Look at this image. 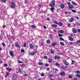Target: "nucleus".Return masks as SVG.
<instances>
[{"mask_svg": "<svg viewBox=\"0 0 80 80\" xmlns=\"http://www.w3.org/2000/svg\"><path fill=\"white\" fill-rule=\"evenodd\" d=\"M29 47L31 48H33V46L32 45V44H30L29 45Z\"/></svg>", "mask_w": 80, "mask_h": 80, "instance_id": "a211bd4d", "label": "nucleus"}, {"mask_svg": "<svg viewBox=\"0 0 80 80\" xmlns=\"http://www.w3.org/2000/svg\"><path fill=\"white\" fill-rule=\"evenodd\" d=\"M78 32L80 33V29H78Z\"/></svg>", "mask_w": 80, "mask_h": 80, "instance_id": "e2e57ef3", "label": "nucleus"}, {"mask_svg": "<svg viewBox=\"0 0 80 80\" xmlns=\"http://www.w3.org/2000/svg\"><path fill=\"white\" fill-rule=\"evenodd\" d=\"M47 20H50V18H47L46 19Z\"/></svg>", "mask_w": 80, "mask_h": 80, "instance_id": "13d9d810", "label": "nucleus"}, {"mask_svg": "<svg viewBox=\"0 0 80 80\" xmlns=\"http://www.w3.org/2000/svg\"><path fill=\"white\" fill-rule=\"evenodd\" d=\"M60 45H62V46H64V45H65V44H64V43H63V42H60Z\"/></svg>", "mask_w": 80, "mask_h": 80, "instance_id": "bb28decb", "label": "nucleus"}, {"mask_svg": "<svg viewBox=\"0 0 80 80\" xmlns=\"http://www.w3.org/2000/svg\"><path fill=\"white\" fill-rule=\"evenodd\" d=\"M15 45L16 47H18V48H20V46H19V45H18V44L17 43H15Z\"/></svg>", "mask_w": 80, "mask_h": 80, "instance_id": "4be33fe9", "label": "nucleus"}, {"mask_svg": "<svg viewBox=\"0 0 80 80\" xmlns=\"http://www.w3.org/2000/svg\"><path fill=\"white\" fill-rule=\"evenodd\" d=\"M38 65H44V63L40 62L38 63Z\"/></svg>", "mask_w": 80, "mask_h": 80, "instance_id": "6ab92c4d", "label": "nucleus"}, {"mask_svg": "<svg viewBox=\"0 0 80 80\" xmlns=\"http://www.w3.org/2000/svg\"><path fill=\"white\" fill-rule=\"evenodd\" d=\"M51 27L53 28H57V25L52 24L51 25Z\"/></svg>", "mask_w": 80, "mask_h": 80, "instance_id": "ddd939ff", "label": "nucleus"}, {"mask_svg": "<svg viewBox=\"0 0 80 80\" xmlns=\"http://www.w3.org/2000/svg\"><path fill=\"white\" fill-rule=\"evenodd\" d=\"M2 45H3V47H4V48L6 47V45H5V42H2Z\"/></svg>", "mask_w": 80, "mask_h": 80, "instance_id": "c756f323", "label": "nucleus"}, {"mask_svg": "<svg viewBox=\"0 0 80 80\" xmlns=\"http://www.w3.org/2000/svg\"><path fill=\"white\" fill-rule=\"evenodd\" d=\"M25 64H22L21 65V67H25Z\"/></svg>", "mask_w": 80, "mask_h": 80, "instance_id": "4c0bfd02", "label": "nucleus"}, {"mask_svg": "<svg viewBox=\"0 0 80 80\" xmlns=\"http://www.w3.org/2000/svg\"><path fill=\"white\" fill-rule=\"evenodd\" d=\"M68 7L69 9H72V8H73V6L72 5H69Z\"/></svg>", "mask_w": 80, "mask_h": 80, "instance_id": "f8f14e48", "label": "nucleus"}, {"mask_svg": "<svg viewBox=\"0 0 80 80\" xmlns=\"http://www.w3.org/2000/svg\"><path fill=\"white\" fill-rule=\"evenodd\" d=\"M77 42L78 43H80V40H78Z\"/></svg>", "mask_w": 80, "mask_h": 80, "instance_id": "a18cd8bd", "label": "nucleus"}, {"mask_svg": "<svg viewBox=\"0 0 80 80\" xmlns=\"http://www.w3.org/2000/svg\"><path fill=\"white\" fill-rule=\"evenodd\" d=\"M53 70H55V71H58V69H57V68H53Z\"/></svg>", "mask_w": 80, "mask_h": 80, "instance_id": "ea45409f", "label": "nucleus"}, {"mask_svg": "<svg viewBox=\"0 0 80 80\" xmlns=\"http://www.w3.org/2000/svg\"><path fill=\"white\" fill-rule=\"evenodd\" d=\"M80 23H78V22H76V23L74 24V25L78 26L80 25Z\"/></svg>", "mask_w": 80, "mask_h": 80, "instance_id": "aec40b11", "label": "nucleus"}, {"mask_svg": "<svg viewBox=\"0 0 80 80\" xmlns=\"http://www.w3.org/2000/svg\"><path fill=\"white\" fill-rule=\"evenodd\" d=\"M24 77H27V76H28V75L26 74H25L24 75Z\"/></svg>", "mask_w": 80, "mask_h": 80, "instance_id": "69168bd1", "label": "nucleus"}, {"mask_svg": "<svg viewBox=\"0 0 80 80\" xmlns=\"http://www.w3.org/2000/svg\"><path fill=\"white\" fill-rule=\"evenodd\" d=\"M2 2L3 3H5V2H7V0H2Z\"/></svg>", "mask_w": 80, "mask_h": 80, "instance_id": "37998d69", "label": "nucleus"}, {"mask_svg": "<svg viewBox=\"0 0 80 80\" xmlns=\"http://www.w3.org/2000/svg\"><path fill=\"white\" fill-rule=\"evenodd\" d=\"M72 31L74 33H76L77 32V29L76 28H73Z\"/></svg>", "mask_w": 80, "mask_h": 80, "instance_id": "39448f33", "label": "nucleus"}, {"mask_svg": "<svg viewBox=\"0 0 80 80\" xmlns=\"http://www.w3.org/2000/svg\"><path fill=\"white\" fill-rule=\"evenodd\" d=\"M74 43V42H69V44L71 45H73Z\"/></svg>", "mask_w": 80, "mask_h": 80, "instance_id": "72a5a7b5", "label": "nucleus"}, {"mask_svg": "<svg viewBox=\"0 0 80 80\" xmlns=\"http://www.w3.org/2000/svg\"><path fill=\"white\" fill-rule=\"evenodd\" d=\"M27 45V44H26V43H25L23 45V46L24 47H26Z\"/></svg>", "mask_w": 80, "mask_h": 80, "instance_id": "49530a36", "label": "nucleus"}, {"mask_svg": "<svg viewBox=\"0 0 80 80\" xmlns=\"http://www.w3.org/2000/svg\"><path fill=\"white\" fill-rule=\"evenodd\" d=\"M75 18H77V19L78 20V19H79V18H78V17L77 16L75 17Z\"/></svg>", "mask_w": 80, "mask_h": 80, "instance_id": "6e6d98bb", "label": "nucleus"}, {"mask_svg": "<svg viewBox=\"0 0 80 80\" xmlns=\"http://www.w3.org/2000/svg\"><path fill=\"white\" fill-rule=\"evenodd\" d=\"M55 59H58V60H60V57L59 56L56 55L54 57Z\"/></svg>", "mask_w": 80, "mask_h": 80, "instance_id": "0eeeda50", "label": "nucleus"}, {"mask_svg": "<svg viewBox=\"0 0 80 80\" xmlns=\"http://www.w3.org/2000/svg\"><path fill=\"white\" fill-rule=\"evenodd\" d=\"M51 3L52 4H50V7H54L55 5V1L54 0H52Z\"/></svg>", "mask_w": 80, "mask_h": 80, "instance_id": "7ed1b4c3", "label": "nucleus"}, {"mask_svg": "<svg viewBox=\"0 0 80 80\" xmlns=\"http://www.w3.org/2000/svg\"><path fill=\"white\" fill-rule=\"evenodd\" d=\"M64 63L65 65H68V62H67V61H65L64 62Z\"/></svg>", "mask_w": 80, "mask_h": 80, "instance_id": "cd10ccee", "label": "nucleus"}, {"mask_svg": "<svg viewBox=\"0 0 80 80\" xmlns=\"http://www.w3.org/2000/svg\"><path fill=\"white\" fill-rule=\"evenodd\" d=\"M46 42L48 44H49L50 43V40L48 39L46 41Z\"/></svg>", "mask_w": 80, "mask_h": 80, "instance_id": "a878e982", "label": "nucleus"}, {"mask_svg": "<svg viewBox=\"0 0 80 80\" xmlns=\"http://www.w3.org/2000/svg\"><path fill=\"white\" fill-rule=\"evenodd\" d=\"M54 23H56V24H58V22H57L56 21H54Z\"/></svg>", "mask_w": 80, "mask_h": 80, "instance_id": "052dcab7", "label": "nucleus"}, {"mask_svg": "<svg viewBox=\"0 0 80 80\" xmlns=\"http://www.w3.org/2000/svg\"><path fill=\"white\" fill-rule=\"evenodd\" d=\"M73 80H77V78H73Z\"/></svg>", "mask_w": 80, "mask_h": 80, "instance_id": "4d7b16f0", "label": "nucleus"}, {"mask_svg": "<svg viewBox=\"0 0 80 80\" xmlns=\"http://www.w3.org/2000/svg\"><path fill=\"white\" fill-rule=\"evenodd\" d=\"M9 53L10 55L12 57H15V55L13 54V52L11 51H9Z\"/></svg>", "mask_w": 80, "mask_h": 80, "instance_id": "20e7f679", "label": "nucleus"}, {"mask_svg": "<svg viewBox=\"0 0 80 80\" xmlns=\"http://www.w3.org/2000/svg\"><path fill=\"white\" fill-rule=\"evenodd\" d=\"M65 73L64 72H62L61 73H60V75L61 76H63L65 75Z\"/></svg>", "mask_w": 80, "mask_h": 80, "instance_id": "dca6fc26", "label": "nucleus"}, {"mask_svg": "<svg viewBox=\"0 0 80 80\" xmlns=\"http://www.w3.org/2000/svg\"><path fill=\"white\" fill-rule=\"evenodd\" d=\"M74 62H75V61H73V60H72V63L71 64H73Z\"/></svg>", "mask_w": 80, "mask_h": 80, "instance_id": "864d4df0", "label": "nucleus"}, {"mask_svg": "<svg viewBox=\"0 0 80 80\" xmlns=\"http://www.w3.org/2000/svg\"><path fill=\"white\" fill-rule=\"evenodd\" d=\"M55 65L56 66H59V65H60V64H59L58 63H55Z\"/></svg>", "mask_w": 80, "mask_h": 80, "instance_id": "58836bf2", "label": "nucleus"}, {"mask_svg": "<svg viewBox=\"0 0 80 80\" xmlns=\"http://www.w3.org/2000/svg\"><path fill=\"white\" fill-rule=\"evenodd\" d=\"M68 5H71V3H70V2H68L67 3Z\"/></svg>", "mask_w": 80, "mask_h": 80, "instance_id": "8fccbe9b", "label": "nucleus"}, {"mask_svg": "<svg viewBox=\"0 0 80 80\" xmlns=\"http://www.w3.org/2000/svg\"><path fill=\"white\" fill-rule=\"evenodd\" d=\"M50 68H47V70L48 71H49L50 70Z\"/></svg>", "mask_w": 80, "mask_h": 80, "instance_id": "de8ad7c7", "label": "nucleus"}, {"mask_svg": "<svg viewBox=\"0 0 80 80\" xmlns=\"http://www.w3.org/2000/svg\"><path fill=\"white\" fill-rule=\"evenodd\" d=\"M50 52L52 54H53L54 53V51L53 50V49H50Z\"/></svg>", "mask_w": 80, "mask_h": 80, "instance_id": "4468645a", "label": "nucleus"}, {"mask_svg": "<svg viewBox=\"0 0 80 80\" xmlns=\"http://www.w3.org/2000/svg\"><path fill=\"white\" fill-rule=\"evenodd\" d=\"M42 80V78H39L38 79V80Z\"/></svg>", "mask_w": 80, "mask_h": 80, "instance_id": "774afa93", "label": "nucleus"}, {"mask_svg": "<svg viewBox=\"0 0 80 80\" xmlns=\"http://www.w3.org/2000/svg\"><path fill=\"white\" fill-rule=\"evenodd\" d=\"M55 9V8L53 7H52L51 8V10L52 11V12H53L54 11V10Z\"/></svg>", "mask_w": 80, "mask_h": 80, "instance_id": "c85d7f7f", "label": "nucleus"}, {"mask_svg": "<svg viewBox=\"0 0 80 80\" xmlns=\"http://www.w3.org/2000/svg\"><path fill=\"white\" fill-rule=\"evenodd\" d=\"M68 27H71V26H70V24H69L68 25Z\"/></svg>", "mask_w": 80, "mask_h": 80, "instance_id": "680f3d73", "label": "nucleus"}, {"mask_svg": "<svg viewBox=\"0 0 80 80\" xmlns=\"http://www.w3.org/2000/svg\"><path fill=\"white\" fill-rule=\"evenodd\" d=\"M68 39L70 41H73V38L71 36L68 37Z\"/></svg>", "mask_w": 80, "mask_h": 80, "instance_id": "9d476101", "label": "nucleus"}, {"mask_svg": "<svg viewBox=\"0 0 80 80\" xmlns=\"http://www.w3.org/2000/svg\"><path fill=\"white\" fill-rule=\"evenodd\" d=\"M48 66H49L48 64L47 63H46L45 64V67H48Z\"/></svg>", "mask_w": 80, "mask_h": 80, "instance_id": "603ef678", "label": "nucleus"}, {"mask_svg": "<svg viewBox=\"0 0 80 80\" xmlns=\"http://www.w3.org/2000/svg\"><path fill=\"white\" fill-rule=\"evenodd\" d=\"M58 33H61V34H63L64 33V31L63 30H59L58 31Z\"/></svg>", "mask_w": 80, "mask_h": 80, "instance_id": "423d86ee", "label": "nucleus"}, {"mask_svg": "<svg viewBox=\"0 0 80 80\" xmlns=\"http://www.w3.org/2000/svg\"><path fill=\"white\" fill-rule=\"evenodd\" d=\"M72 77H72V76H69V78H72Z\"/></svg>", "mask_w": 80, "mask_h": 80, "instance_id": "bf43d9fd", "label": "nucleus"}, {"mask_svg": "<svg viewBox=\"0 0 80 80\" xmlns=\"http://www.w3.org/2000/svg\"><path fill=\"white\" fill-rule=\"evenodd\" d=\"M61 8H65V5H63V4H62L61 5Z\"/></svg>", "mask_w": 80, "mask_h": 80, "instance_id": "393cba45", "label": "nucleus"}, {"mask_svg": "<svg viewBox=\"0 0 80 80\" xmlns=\"http://www.w3.org/2000/svg\"><path fill=\"white\" fill-rule=\"evenodd\" d=\"M31 27H32V28H35V26L33 25H32L31 26Z\"/></svg>", "mask_w": 80, "mask_h": 80, "instance_id": "e433bc0d", "label": "nucleus"}, {"mask_svg": "<svg viewBox=\"0 0 80 80\" xmlns=\"http://www.w3.org/2000/svg\"><path fill=\"white\" fill-rule=\"evenodd\" d=\"M6 69L8 71H9V72L11 71V70H12V68H8V67L6 68Z\"/></svg>", "mask_w": 80, "mask_h": 80, "instance_id": "9b49d317", "label": "nucleus"}, {"mask_svg": "<svg viewBox=\"0 0 80 80\" xmlns=\"http://www.w3.org/2000/svg\"><path fill=\"white\" fill-rule=\"evenodd\" d=\"M76 77H78V78H80V75L77 74L76 75Z\"/></svg>", "mask_w": 80, "mask_h": 80, "instance_id": "473e14b6", "label": "nucleus"}, {"mask_svg": "<svg viewBox=\"0 0 80 80\" xmlns=\"http://www.w3.org/2000/svg\"><path fill=\"white\" fill-rule=\"evenodd\" d=\"M57 45V44L56 42H54L51 44L52 47H55V45Z\"/></svg>", "mask_w": 80, "mask_h": 80, "instance_id": "1a4fd4ad", "label": "nucleus"}, {"mask_svg": "<svg viewBox=\"0 0 80 80\" xmlns=\"http://www.w3.org/2000/svg\"><path fill=\"white\" fill-rule=\"evenodd\" d=\"M43 27L45 29H46L47 28V27L45 26H44Z\"/></svg>", "mask_w": 80, "mask_h": 80, "instance_id": "0e129e2a", "label": "nucleus"}, {"mask_svg": "<svg viewBox=\"0 0 80 80\" xmlns=\"http://www.w3.org/2000/svg\"><path fill=\"white\" fill-rule=\"evenodd\" d=\"M18 72L19 73H23V72H22V71L20 69L18 70Z\"/></svg>", "mask_w": 80, "mask_h": 80, "instance_id": "7c9ffc66", "label": "nucleus"}, {"mask_svg": "<svg viewBox=\"0 0 80 80\" xmlns=\"http://www.w3.org/2000/svg\"><path fill=\"white\" fill-rule=\"evenodd\" d=\"M48 61L49 63H52V60L51 59H50L49 58H48Z\"/></svg>", "mask_w": 80, "mask_h": 80, "instance_id": "b1692460", "label": "nucleus"}, {"mask_svg": "<svg viewBox=\"0 0 80 80\" xmlns=\"http://www.w3.org/2000/svg\"><path fill=\"white\" fill-rule=\"evenodd\" d=\"M70 22H72L73 21V18H71L69 20Z\"/></svg>", "mask_w": 80, "mask_h": 80, "instance_id": "f3484780", "label": "nucleus"}, {"mask_svg": "<svg viewBox=\"0 0 80 80\" xmlns=\"http://www.w3.org/2000/svg\"><path fill=\"white\" fill-rule=\"evenodd\" d=\"M44 59H47L48 58V57L47 56H45L44 57Z\"/></svg>", "mask_w": 80, "mask_h": 80, "instance_id": "09e8293b", "label": "nucleus"}, {"mask_svg": "<svg viewBox=\"0 0 80 80\" xmlns=\"http://www.w3.org/2000/svg\"><path fill=\"white\" fill-rule=\"evenodd\" d=\"M71 11H72V12H74V13H76V11L75 10L72 9Z\"/></svg>", "mask_w": 80, "mask_h": 80, "instance_id": "c9c22d12", "label": "nucleus"}, {"mask_svg": "<svg viewBox=\"0 0 80 80\" xmlns=\"http://www.w3.org/2000/svg\"><path fill=\"white\" fill-rule=\"evenodd\" d=\"M9 75H10V73L9 72H7L5 76V78H7V76H8Z\"/></svg>", "mask_w": 80, "mask_h": 80, "instance_id": "412c9836", "label": "nucleus"}, {"mask_svg": "<svg viewBox=\"0 0 80 80\" xmlns=\"http://www.w3.org/2000/svg\"><path fill=\"white\" fill-rule=\"evenodd\" d=\"M34 55H35V52H30L29 53V55L32 56H33Z\"/></svg>", "mask_w": 80, "mask_h": 80, "instance_id": "5701e85b", "label": "nucleus"}, {"mask_svg": "<svg viewBox=\"0 0 80 80\" xmlns=\"http://www.w3.org/2000/svg\"><path fill=\"white\" fill-rule=\"evenodd\" d=\"M40 75L42 77H44V76H45V74H44V73H41Z\"/></svg>", "mask_w": 80, "mask_h": 80, "instance_id": "2f4dec72", "label": "nucleus"}, {"mask_svg": "<svg viewBox=\"0 0 80 80\" xmlns=\"http://www.w3.org/2000/svg\"><path fill=\"white\" fill-rule=\"evenodd\" d=\"M48 75L49 77H52V74Z\"/></svg>", "mask_w": 80, "mask_h": 80, "instance_id": "5fc2aeb1", "label": "nucleus"}, {"mask_svg": "<svg viewBox=\"0 0 80 80\" xmlns=\"http://www.w3.org/2000/svg\"><path fill=\"white\" fill-rule=\"evenodd\" d=\"M58 35H59V36L60 37H62V36H63V35H62L60 33H59Z\"/></svg>", "mask_w": 80, "mask_h": 80, "instance_id": "a19ab883", "label": "nucleus"}, {"mask_svg": "<svg viewBox=\"0 0 80 80\" xmlns=\"http://www.w3.org/2000/svg\"><path fill=\"white\" fill-rule=\"evenodd\" d=\"M71 3L72 4V5H74V6H77V5H78L77 3L74 2V1H72Z\"/></svg>", "mask_w": 80, "mask_h": 80, "instance_id": "6e6552de", "label": "nucleus"}, {"mask_svg": "<svg viewBox=\"0 0 80 80\" xmlns=\"http://www.w3.org/2000/svg\"><path fill=\"white\" fill-rule=\"evenodd\" d=\"M16 7V4L15 3L13 2H11V7L12 8H15Z\"/></svg>", "mask_w": 80, "mask_h": 80, "instance_id": "f257e3e1", "label": "nucleus"}, {"mask_svg": "<svg viewBox=\"0 0 80 80\" xmlns=\"http://www.w3.org/2000/svg\"><path fill=\"white\" fill-rule=\"evenodd\" d=\"M17 75L16 74H14L12 76V80H17Z\"/></svg>", "mask_w": 80, "mask_h": 80, "instance_id": "f03ea898", "label": "nucleus"}, {"mask_svg": "<svg viewBox=\"0 0 80 80\" xmlns=\"http://www.w3.org/2000/svg\"><path fill=\"white\" fill-rule=\"evenodd\" d=\"M21 52L22 53H23V52H25V51L23 49H21Z\"/></svg>", "mask_w": 80, "mask_h": 80, "instance_id": "c03bdc74", "label": "nucleus"}, {"mask_svg": "<svg viewBox=\"0 0 80 80\" xmlns=\"http://www.w3.org/2000/svg\"><path fill=\"white\" fill-rule=\"evenodd\" d=\"M76 72L77 73H80V71H77Z\"/></svg>", "mask_w": 80, "mask_h": 80, "instance_id": "3c124183", "label": "nucleus"}, {"mask_svg": "<svg viewBox=\"0 0 80 80\" xmlns=\"http://www.w3.org/2000/svg\"><path fill=\"white\" fill-rule=\"evenodd\" d=\"M59 39L60 40H62V41H63V40H64V39L62 38H60Z\"/></svg>", "mask_w": 80, "mask_h": 80, "instance_id": "79ce46f5", "label": "nucleus"}, {"mask_svg": "<svg viewBox=\"0 0 80 80\" xmlns=\"http://www.w3.org/2000/svg\"><path fill=\"white\" fill-rule=\"evenodd\" d=\"M4 66H5L6 67H7V66H8V64H4Z\"/></svg>", "mask_w": 80, "mask_h": 80, "instance_id": "338daca9", "label": "nucleus"}, {"mask_svg": "<svg viewBox=\"0 0 80 80\" xmlns=\"http://www.w3.org/2000/svg\"><path fill=\"white\" fill-rule=\"evenodd\" d=\"M61 68L62 69H66V68H65V67L64 66H62L61 67Z\"/></svg>", "mask_w": 80, "mask_h": 80, "instance_id": "f704fd0d", "label": "nucleus"}, {"mask_svg": "<svg viewBox=\"0 0 80 80\" xmlns=\"http://www.w3.org/2000/svg\"><path fill=\"white\" fill-rule=\"evenodd\" d=\"M58 25H59V26H60V27H62V25H63V23H62V22H58Z\"/></svg>", "mask_w": 80, "mask_h": 80, "instance_id": "2eb2a0df", "label": "nucleus"}]
</instances>
